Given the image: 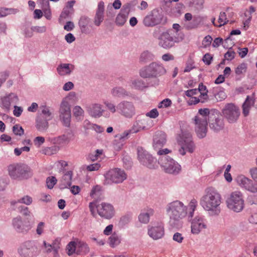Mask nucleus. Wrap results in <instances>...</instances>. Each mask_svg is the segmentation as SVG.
Masks as SVG:
<instances>
[{"instance_id":"a18cd8bd","label":"nucleus","mask_w":257,"mask_h":257,"mask_svg":"<svg viewBox=\"0 0 257 257\" xmlns=\"http://www.w3.org/2000/svg\"><path fill=\"white\" fill-rule=\"evenodd\" d=\"M77 243H75L74 241H71L69 242L66 247L67 253L69 255H71L73 254L75 251H77Z\"/></svg>"},{"instance_id":"3c124183","label":"nucleus","mask_w":257,"mask_h":257,"mask_svg":"<svg viewBox=\"0 0 257 257\" xmlns=\"http://www.w3.org/2000/svg\"><path fill=\"white\" fill-rule=\"evenodd\" d=\"M132 215L130 214H125L120 217L119 221V225L121 227H123L131 221Z\"/></svg>"},{"instance_id":"c756f323","label":"nucleus","mask_w":257,"mask_h":257,"mask_svg":"<svg viewBox=\"0 0 257 257\" xmlns=\"http://www.w3.org/2000/svg\"><path fill=\"white\" fill-rule=\"evenodd\" d=\"M254 104V98L253 95L247 96L245 101L242 104V113L246 116L248 115L249 110Z\"/></svg>"},{"instance_id":"680f3d73","label":"nucleus","mask_w":257,"mask_h":257,"mask_svg":"<svg viewBox=\"0 0 257 257\" xmlns=\"http://www.w3.org/2000/svg\"><path fill=\"white\" fill-rule=\"evenodd\" d=\"M100 167L101 165L99 163H96L86 166V169L89 172L95 171L98 170Z\"/></svg>"},{"instance_id":"f704fd0d","label":"nucleus","mask_w":257,"mask_h":257,"mask_svg":"<svg viewBox=\"0 0 257 257\" xmlns=\"http://www.w3.org/2000/svg\"><path fill=\"white\" fill-rule=\"evenodd\" d=\"M131 86L135 89L142 90L147 87L146 83L139 78H133L130 82Z\"/></svg>"},{"instance_id":"e433bc0d","label":"nucleus","mask_w":257,"mask_h":257,"mask_svg":"<svg viewBox=\"0 0 257 257\" xmlns=\"http://www.w3.org/2000/svg\"><path fill=\"white\" fill-rule=\"evenodd\" d=\"M41 113L38 116H41L44 118L50 120L53 118V115L50 111V108L46 105H42L40 107Z\"/></svg>"},{"instance_id":"a19ab883","label":"nucleus","mask_w":257,"mask_h":257,"mask_svg":"<svg viewBox=\"0 0 257 257\" xmlns=\"http://www.w3.org/2000/svg\"><path fill=\"white\" fill-rule=\"evenodd\" d=\"M102 191V187L99 185L93 186L89 193L90 196L94 199H96L99 196Z\"/></svg>"},{"instance_id":"c85d7f7f","label":"nucleus","mask_w":257,"mask_h":257,"mask_svg":"<svg viewBox=\"0 0 257 257\" xmlns=\"http://www.w3.org/2000/svg\"><path fill=\"white\" fill-rule=\"evenodd\" d=\"M73 172L71 171H67L64 174L60 182V188L61 189L67 188L71 185Z\"/></svg>"},{"instance_id":"5fc2aeb1","label":"nucleus","mask_w":257,"mask_h":257,"mask_svg":"<svg viewBox=\"0 0 257 257\" xmlns=\"http://www.w3.org/2000/svg\"><path fill=\"white\" fill-rule=\"evenodd\" d=\"M247 69V64L245 63H241L238 65L235 70V72L237 75H240L244 73Z\"/></svg>"},{"instance_id":"4c0bfd02","label":"nucleus","mask_w":257,"mask_h":257,"mask_svg":"<svg viewBox=\"0 0 257 257\" xmlns=\"http://www.w3.org/2000/svg\"><path fill=\"white\" fill-rule=\"evenodd\" d=\"M74 13L73 11L64 8L59 18V22L61 23L67 19H71Z\"/></svg>"},{"instance_id":"2eb2a0df","label":"nucleus","mask_w":257,"mask_h":257,"mask_svg":"<svg viewBox=\"0 0 257 257\" xmlns=\"http://www.w3.org/2000/svg\"><path fill=\"white\" fill-rule=\"evenodd\" d=\"M118 113L126 117H132L136 113L134 103L127 100H121L118 103Z\"/></svg>"},{"instance_id":"6e6d98bb","label":"nucleus","mask_w":257,"mask_h":257,"mask_svg":"<svg viewBox=\"0 0 257 257\" xmlns=\"http://www.w3.org/2000/svg\"><path fill=\"white\" fill-rule=\"evenodd\" d=\"M13 132L15 135L21 136L24 133V130L23 127L18 124H16L13 127Z\"/></svg>"},{"instance_id":"1a4fd4ad","label":"nucleus","mask_w":257,"mask_h":257,"mask_svg":"<svg viewBox=\"0 0 257 257\" xmlns=\"http://www.w3.org/2000/svg\"><path fill=\"white\" fill-rule=\"evenodd\" d=\"M103 176L104 180L103 184L104 185L121 183L127 178V175L124 170L117 168L109 170Z\"/></svg>"},{"instance_id":"f03ea898","label":"nucleus","mask_w":257,"mask_h":257,"mask_svg":"<svg viewBox=\"0 0 257 257\" xmlns=\"http://www.w3.org/2000/svg\"><path fill=\"white\" fill-rule=\"evenodd\" d=\"M222 202V198L220 192L215 188L209 186L205 189L199 202L209 216L216 217L221 213Z\"/></svg>"},{"instance_id":"6ab92c4d","label":"nucleus","mask_w":257,"mask_h":257,"mask_svg":"<svg viewBox=\"0 0 257 257\" xmlns=\"http://www.w3.org/2000/svg\"><path fill=\"white\" fill-rule=\"evenodd\" d=\"M191 232L198 234L203 229L206 228L207 224L205 220L202 216H196L191 221Z\"/></svg>"},{"instance_id":"423d86ee","label":"nucleus","mask_w":257,"mask_h":257,"mask_svg":"<svg viewBox=\"0 0 257 257\" xmlns=\"http://www.w3.org/2000/svg\"><path fill=\"white\" fill-rule=\"evenodd\" d=\"M76 97V93L75 92H71L64 97L61 102L59 108V117L63 124L68 127L70 126L71 113L69 100Z\"/></svg>"},{"instance_id":"e2e57ef3","label":"nucleus","mask_w":257,"mask_h":257,"mask_svg":"<svg viewBox=\"0 0 257 257\" xmlns=\"http://www.w3.org/2000/svg\"><path fill=\"white\" fill-rule=\"evenodd\" d=\"M212 41V37L209 36L207 35L204 37L202 41V45L203 46L204 48H207L210 45L211 42Z\"/></svg>"},{"instance_id":"338daca9","label":"nucleus","mask_w":257,"mask_h":257,"mask_svg":"<svg viewBox=\"0 0 257 257\" xmlns=\"http://www.w3.org/2000/svg\"><path fill=\"white\" fill-rule=\"evenodd\" d=\"M249 173L252 179L257 182V167L255 166L250 168Z\"/></svg>"},{"instance_id":"cd10ccee","label":"nucleus","mask_w":257,"mask_h":257,"mask_svg":"<svg viewBox=\"0 0 257 257\" xmlns=\"http://www.w3.org/2000/svg\"><path fill=\"white\" fill-rule=\"evenodd\" d=\"M75 66L70 63H61L57 68L58 73L61 76L69 75L74 70Z\"/></svg>"},{"instance_id":"473e14b6","label":"nucleus","mask_w":257,"mask_h":257,"mask_svg":"<svg viewBox=\"0 0 257 257\" xmlns=\"http://www.w3.org/2000/svg\"><path fill=\"white\" fill-rule=\"evenodd\" d=\"M49 120L41 116H38L36 119V124L37 129L40 132H45L49 126Z\"/></svg>"},{"instance_id":"a878e982","label":"nucleus","mask_w":257,"mask_h":257,"mask_svg":"<svg viewBox=\"0 0 257 257\" xmlns=\"http://www.w3.org/2000/svg\"><path fill=\"white\" fill-rule=\"evenodd\" d=\"M130 5L127 4L122 6L120 13L115 19V23L117 26H123L126 21L130 12Z\"/></svg>"},{"instance_id":"393cba45","label":"nucleus","mask_w":257,"mask_h":257,"mask_svg":"<svg viewBox=\"0 0 257 257\" xmlns=\"http://www.w3.org/2000/svg\"><path fill=\"white\" fill-rule=\"evenodd\" d=\"M86 109L90 115L95 118L101 116L104 111L102 105L97 103H92L87 105L86 107Z\"/></svg>"},{"instance_id":"de8ad7c7","label":"nucleus","mask_w":257,"mask_h":257,"mask_svg":"<svg viewBox=\"0 0 257 257\" xmlns=\"http://www.w3.org/2000/svg\"><path fill=\"white\" fill-rule=\"evenodd\" d=\"M33 201L32 198L28 195H26L18 200L17 201L12 202L13 205H15L17 203H24L27 205H30Z\"/></svg>"},{"instance_id":"0e129e2a","label":"nucleus","mask_w":257,"mask_h":257,"mask_svg":"<svg viewBox=\"0 0 257 257\" xmlns=\"http://www.w3.org/2000/svg\"><path fill=\"white\" fill-rule=\"evenodd\" d=\"M162 60L164 62H169L175 60V57L171 53H167L162 56Z\"/></svg>"},{"instance_id":"4be33fe9","label":"nucleus","mask_w":257,"mask_h":257,"mask_svg":"<svg viewBox=\"0 0 257 257\" xmlns=\"http://www.w3.org/2000/svg\"><path fill=\"white\" fill-rule=\"evenodd\" d=\"M148 233L154 240L162 238L165 234L163 224L162 223H159L157 225L150 227L148 229Z\"/></svg>"},{"instance_id":"2f4dec72","label":"nucleus","mask_w":257,"mask_h":257,"mask_svg":"<svg viewBox=\"0 0 257 257\" xmlns=\"http://www.w3.org/2000/svg\"><path fill=\"white\" fill-rule=\"evenodd\" d=\"M111 95L114 98H123L128 96V92L122 87L115 86L110 90Z\"/></svg>"},{"instance_id":"dca6fc26","label":"nucleus","mask_w":257,"mask_h":257,"mask_svg":"<svg viewBox=\"0 0 257 257\" xmlns=\"http://www.w3.org/2000/svg\"><path fill=\"white\" fill-rule=\"evenodd\" d=\"M235 181L241 188L253 193H257V184L244 175H238L235 178Z\"/></svg>"},{"instance_id":"13d9d810","label":"nucleus","mask_w":257,"mask_h":257,"mask_svg":"<svg viewBox=\"0 0 257 257\" xmlns=\"http://www.w3.org/2000/svg\"><path fill=\"white\" fill-rule=\"evenodd\" d=\"M131 134L130 132V131H128V130H125V131H124L122 134H121L118 136H116L115 137L116 138H118L119 139V141H121L123 143H124V141L128 138L129 136Z\"/></svg>"},{"instance_id":"c03bdc74","label":"nucleus","mask_w":257,"mask_h":257,"mask_svg":"<svg viewBox=\"0 0 257 257\" xmlns=\"http://www.w3.org/2000/svg\"><path fill=\"white\" fill-rule=\"evenodd\" d=\"M104 104L107 109L112 113H118V104L115 105L114 103L109 101H105Z\"/></svg>"},{"instance_id":"b1692460","label":"nucleus","mask_w":257,"mask_h":257,"mask_svg":"<svg viewBox=\"0 0 257 257\" xmlns=\"http://www.w3.org/2000/svg\"><path fill=\"white\" fill-rule=\"evenodd\" d=\"M167 142L166 134L162 131L157 132L153 138V146L154 149L158 150L163 147Z\"/></svg>"},{"instance_id":"49530a36","label":"nucleus","mask_w":257,"mask_h":257,"mask_svg":"<svg viewBox=\"0 0 257 257\" xmlns=\"http://www.w3.org/2000/svg\"><path fill=\"white\" fill-rule=\"evenodd\" d=\"M102 153V150L97 149L95 152L90 153L88 156L87 159L88 160L94 162L96 161Z\"/></svg>"},{"instance_id":"58836bf2","label":"nucleus","mask_w":257,"mask_h":257,"mask_svg":"<svg viewBox=\"0 0 257 257\" xmlns=\"http://www.w3.org/2000/svg\"><path fill=\"white\" fill-rule=\"evenodd\" d=\"M89 252V247L87 243L83 241L77 242V253L86 254Z\"/></svg>"},{"instance_id":"052dcab7","label":"nucleus","mask_w":257,"mask_h":257,"mask_svg":"<svg viewBox=\"0 0 257 257\" xmlns=\"http://www.w3.org/2000/svg\"><path fill=\"white\" fill-rule=\"evenodd\" d=\"M228 21L227 20L226 15L225 12H221L220 13L219 18H218V23L219 25L218 27H221L225 24H226Z\"/></svg>"},{"instance_id":"ddd939ff","label":"nucleus","mask_w":257,"mask_h":257,"mask_svg":"<svg viewBox=\"0 0 257 257\" xmlns=\"http://www.w3.org/2000/svg\"><path fill=\"white\" fill-rule=\"evenodd\" d=\"M221 112L223 117L230 123L236 122L240 114L238 106L232 103L225 104Z\"/></svg>"},{"instance_id":"09e8293b","label":"nucleus","mask_w":257,"mask_h":257,"mask_svg":"<svg viewBox=\"0 0 257 257\" xmlns=\"http://www.w3.org/2000/svg\"><path fill=\"white\" fill-rule=\"evenodd\" d=\"M59 150V148L57 146H52L51 147H47L43 150V153L46 155H52L55 154Z\"/></svg>"},{"instance_id":"9d476101","label":"nucleus","mask_w":257,"mask_h":257,"mask_svg":"<svg viewBox=\"0 0 257 257\" xmlns=\"http://www.w3.org/2000/svg\"><path fill=\"white\" fill-rule=\"evenodd\" d=\"M9 174L14 179H27L32 175L30 167L25 164H11L8 167Z\"/></svg>"},{"instance_id":"8fccbe9b","label":"nucleus","mask_w":257,"mask_h":257,"mask_svg":"<svg viewBox=\"0 0 257 257\" xmlns=\"http://www.w3.org/2000/svg\"><path fill=\"white\" fill-rule=\"evenodd\" d=\"M17 12L18 10L16 9L1 8H0V18L6 17L12 14H15Z\"/></svg>"},{"instance_id":"bb28decb","label":"nucleus","mask_w":257,"mask_h":257,"mask_svg":"<svg viewBox=\"0 0 257 257\" xmlns=\"http://www.w3.org/2000/svg\"><path fill=\"white\" fill-rule=\"evenodd\" d=\"M104 4L102 1L100 2L97 6L96 13L93 19L94 24L99 26L104 20Z\"/></svg>"},{"instance_id":"79ce46f5","label":"nucleus","mask_w":257,"mask_h":257,"mask_svg":"<svg viewBox=\"0 0 257 257\" xmlns=\"http://www.w3.org/2000/svg\"><path fill=\"white\" fill-rule=\"evenodd\" d=\"M146 129V126H143L142 125V123L141 121L138 120L136 121L133 125V126L131 127L130 129L128 130L131 134H135L137 133L140 132L142 130H144Z\"/></svg>"},{"instance_id":"37998d69","label":"nucleus","mask_w":257,"mask_h":257,"mask_svg":"<svg viewBox=\"0 0 257 257\" xmlns=\"http://www.w3.org/2000/svg\"><path fill=\"white\" fill-rule=\"evenodd\" d=\"M120 237L115 233L111 234L108 238L109 244L111 247L118 245L120 243Z\"/></svg>"},{"instance_id":"7ed1b4c3","label":"nucleus","mask_w":257,"mask_h":257,"mask_svg":"<svg viewBox=\"0 0 257 257\" xmlns=\"http://www.w3.org/2000/svg\"><path fill=\"white\" fill-rule=\"evenodd\" d=\"M216 110H210L209 109L200 108L198 114L194 117L195 132L198 138L202 139L206 136L208 121L211 114H213Z\"/></svg>"},{"instance_id":"72a5a7b5","label":"nucleus","mask_w":257,"mask_h":257,"mask_svg":"<svg viewBox=\"0 0 257 257\" xmlns=\"http://www.w3.org/2000/svg\"><path fill=\"white\" fill-rule=\"evenodd\" d=\"M90 21V19L88 17L82 16L80 18L78 22V25L82 33L85 34L89 33V30L88 26Z\"/></svg>"},{"instance_id":"603ef678","label":"nucleus","mask_w":257,"mask_h":257,"mask_svg":"<svg viewBox=\"0 0 257 257\" xmlns=\"http://www.w3.org/2000/svg\"><path fill=\"white\" fill-rule=\"evenodd\" d=\"M60 241L57 239L54 240L52 244H51L53 248V252L54 257H57L58 256V250L60 248Z\"/></svg>"},{"instance_id":"f257e3e1","label":"nucleus","mask_w":257,"mask_h":257,"mask_svg":"<svg viewBox=\"0 0 257 257\" xmlns=\"http://www.w3.org/2000/svg\"><path fill=\"white\" fill-rule=\"evenodd\" d=\"M197 205V201L192 199L188 207L179 200H175L168 203L166 207V210L170 220L169 223L173 227H179L181 225V220L187 215L188 220H190L194 215Z\"/></svg>"},{"instance_id":"f3484780","label":"nucleus","mask_w":257,"mask_h":257,"mask_svg":"<svg viewBox=\"0 0 257 257\" xmlns=\"http://www.w3.org/2000/svg\"><path fill=\"white\" fill-rule=\"evenodd\" d=\"M208 122L210 128L215 132H219L224 127V120L217 110L213 114L210 115Z\"/></svg>"},{"instance_id":"7c9ffc66","label":"nucleus","mask_w":257,"mask_h":257,"mask_svg":"<svg viewBox=\"0 0 257 257\" xmlns=\"http://www.w3.org/2000/svg\"><path fill=\"white\" fill-rule=\"evenodd\" d=\"M154 213V210L152 208L144 210L139 215L138 218L140 222L147 224L150 221V217Z\"/></svg>"},{"instance_id":"4468645a","label":"nucleus","mask_w":257,"mask_h":257,"mask_svg":"<svg viewBox=\"0 0 257 257\" xmlns=\"http://www.w3.org/2000/svg\"><path fill=\"white\" fill-rule=\"evenodd\" d=\"M137 155L138 160L143 165L150 169H155L157 166L156 159L143 148H137Z\"/></svg>"},{"instance_id":"69168bd1","label":"nucleus","mask_w":257,"mask_h":257,"mask_svg":"<svg viewBox=\"0 0 257 257\" xmlns=\"http://www.w3.org/2000/svg\"><path fill=\"white\" fill-rule=\"evenodd\" d=\"M184 27L186 30H191L197 27V24L194 22L187 21L184 23Z\"/></svg>"},{"instance_id":"6e6552de","label":"nucleus","mask_w":257,"mask_h":257,"mask_svg":"<svg viewBox=\"0 0 257 257\" xmlns=\"http://www.w3.org/2000/svg\"><path fill=\"white\" fill-rule=\"evenodd\" d=\"M153 36L158 40V45L166 50H169L174 47L178 42L177 38L174 36L172 30H167L161 32L158 35L156 32H154Z\"/></svg>"},{"instance_id":"bf43d9fd","label":"nucleus","mask_w":257,"mask_h":257,"mask_svg":"<svg viewBox=\"0 0 257 257\" xmlns=\"http://www.w3.org/2000/svg\"><path fill=\"white\" fill-rule=\"evenodd\" d=\"M70 139L65 135H62L57 138L56 142L59 145L68 144L70 142Z\"/></svg>"},{"instance_id":"c9c22d12","label":"nucleus","mask_w":257,"mask_h":257,"mask_svg":"<svg viewBox=\"0 0 257 257\" xmlns=\"http://www.w3.org/2000/svg\"><path fill=\"white\" fill-rule=\"evenodd\" d=\"M155 59V55L150 51L148 50L143 52L140 56V62L142 63H146L149 61L153 60Z\"/></svg>"},{"instance_id":"20e7f679","label":"nucleus","mask_w":257,"mask_h":257,"mask_svg":"<svg viewBox=\"0 0 257 257\" xmlns=\"http://www.w3.org/2000/svg\"><path fill=\"white\" fill-rule=\"evenodd\" d=\"M166 72V69L163 64L152 62L141 68L139 75L143 78H157L165 75Z\"/></svg>"},{"instance_id":"4d7b16f0","label":"nucleus","mask_w":257,"mask_h":257,"mask_svg":"<svg viewBox=\"0 0 257 257\" xmlns=\"http://www.w3.org/2000/svg\"><path fill=\"white\" fill-rule=\"evenodd\" d=\"M57 182V179L53 176L48 177L46 180V184L48 188L52 189Z\"/></svg>"},{"instance_id":"774afa93","label":"nucleus","mask_w":257,"mask_h":257,"mask_svg":"<svg viewBox=\"0 0 257 257\" xmlns=\"http://www.w3.org/2000/svg\"><path fill=\"white\" fill-rule=\"evenodd\" d=\"M213 57L209 53L205 54L202 58V61L207 65H209L212 61Z\"/></svg>"},{"instance_id":"412c9836","label":"nucleus","mask_w":257,"mask_h":257,"mask_svg":"<svg viewBox=\"0 0 257 257\" xmlns=\"http://www.w3.org/2000/svg\"><path fill=\"white\" fill-rule=\"evenodd\" d=\"M12 225L16 231L19 233H27L32 227L30 224H24L20 216L13 219Z\"/></svg>"},{"instance_id":"5701e85b","label":"nucleus","mask_w":257,"mask_h":257,"mask_svg":"<svg viewBox=\"0 0 257 257\" xmlns=\"http://www.w3.org/2000/svg\"><path fill=\"white\" fill-rule=\"evenodd\" d=\"M187 137L185 139H183L182 141H180L181 147L179 149V152L183 156L186 154V150L192 153L194 150V145L192 140L191 135L190 134H187Z\"/></svg>"},{"instance_id":"0eeeda50","label":"nucleus","mask_w":257,"mask_h":257,"mask_svg":"<svg viewBox=\"0 0 257 257\" xmlns=\"http://www.w3.org/2000/svg\"><path fill=\"white\" fill-rule=\"evenodd\" d=\"M227 207L235 212H240L244 207V197L239 191L231 192L226 200Z\"/></svg>"},{"instance_id":"aec40b11","label":"nucleus","mask_w":257,"mask_h":257,"mask_svg":"<svg viewBox=\"0 0 257 257\" xmlns=\"http://www.w3.org/2000/svg\"><path fill=\"white\" fill-rule=\"evenodd\" d=\"M161 21V15L158 12L153 11L145 17L143 23L147 27H153L159 24Z\"/></svg>"},{"instance_id":"a211bd4d","label":"nucleus","mask_w":257,"mask_h":257,"mask_svg":"<svg viewBox=\"0 0 257 257\" xmlns=\"http://www.w3.org/2000/svg\"><path fill=\"white\" fill-rule=\"evenodd\" d=\"M19 101L17 95L11 93L2 97L0 99V106L4 109L9 110L11 105H16Z\"/></svg>"},{"instance_id":"f8f14e48","label":"nucleus","mask_w":257,"mask_h":257,"mask_svg":"<svg viewBox=\"0 0 257 257\" xmlns=\"http://www.w3.org/2000/svg\"><path fill=\"white\" fill-rule=\"evenodd\" d=\"M40 251L37 242L32 240L24 242L18 249V253L22 257H36Z\"/></svg>"},{"instance_id":"9b49d317","label":"nucleus","mask_w":257,"mask_h":257,"mask_svg":"<svg viewBox=\"0 0 257 257\" xmlns=\"http://www.w3.org/2000/svg\"><path fill=\"white\" fill-rule=\"evenodd\" d=\"M158 163L162 170L166 173L176 175L181 170V166L174 159L168 156L160 157Z\"/></svg>"},{"instance_id":"ea45409f","label":"nucleus","mask_w":257,"mask_h":257,"mask_svg":"<svg viewBox=\"0 0 257 257\" xmlns=\"http://www.w3.org/2000/svg\"><path fill=\"white\" fill-rule=\"evenodd\" d=\"M197 89L198 90V93H200L199 97L201 98V102L204 103L208 99L207 95L208 91L206 89V87L202 84H200L199 85L198 89Z\"/></svg>"},{"instance_id":"864d4df0","label":"nucleus","mask_w":257,"mask_h":257,"mask_svg":"<svg viewBox=\"0 0 257 257\" xmlns=\"http://www.w3.org/2000/svg\"><path fill=\"white\" fill-rule=\"evenodd\" d=\"M73 114L76 118H80L84 116V111L83 109L78 105L74 106L73 109Z\"/></svg>"},{"instance_id":"39448f33","label":"nucleus","mask_w":257,"mask_h":257,"mask_svg":"<svg viewBox=\"0 0 257 257\" xmlns=\"http://www.w3.org/2000/svg\"><path fill=\"white\" fill-rule=\"evenodd\" d=\"M89 208L91 215L94 217L96 216L95 208L97 209L98 215L105 219L111 218L115 213L113 206L111 204L107 202L97 203V201L95 200L89 203Z\"/></svg>"}]
</instances>
